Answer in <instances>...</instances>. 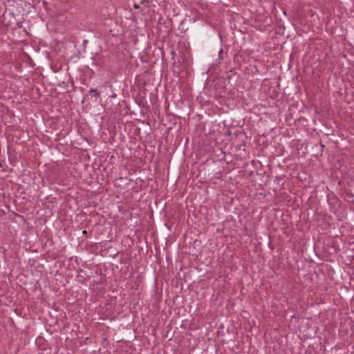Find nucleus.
<instances>
[{"instance_id":"nucleus-1","label":"nucleus","mask_w":354,"mask_h":354,"mask_svg":"<svg viewBox=\"0 0 354 354\" xmlns=\"http://www.w3.org/2000/svg\"><path fill=\"white\" fill-rule=\"evenodd\" d=\"M90 93H93L95 96L97 97L99 95V92L95 88H91L89 91Z\"/></svg>"},{"instance_id":"nucleus-2","label":"nucleus","mask_w":354,"mask_h":354,"mask_svg":"<svg viewBox=\"0 0 354 354\" xmlns=\"http://www.w3.org/2000/svg\"><path fill=\"white\" fill-rule=\"evenodd\" d=\"M222 52H223V50L221 49V50H220L219 53L221 54V53H222Z\"/></svg>"}]
</instances>
